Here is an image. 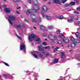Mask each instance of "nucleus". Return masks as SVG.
I'll use <instances>...</instances> for the list:
<instances>
[{
    "label": "nucleus",
    "instance_id": "nucleus-1",
    "mask_svg": "<svg viewBox=\"0 0 80 80\" xmlns=\"http://www.w3.org/2000/svg\"><path fill=\"white\" fill-rule=\"evenodd\" d=\"M59 37L60 38L62 39V42H64V43H69V42H70L69 39H68V38L65 37L64 35H63L62 33L60 34V35L59 36Z\"/></svg>",
    "mask_w": 80,
    "mask_h": 80
},
{
    "label": "nucleus",
    "instance_id": "nucleus-2",
    "mask_svg": "<svg viewBox=\"0 0 80 80\" xmlns=\"http://www.w3.org/2000/svg\"><path fill=\"white\" fill-rule=\"evenodd\" d=\"M34 2L33 1L32 3V10L34 12H37V10H36V5H37L38 3V1L36 0H34Z\"/></svg>",
    "mask_w": 80,
    "mask_h": 80
},
{
    "label": "nucleus",
    "instance_id": "nucleus-3",
    "mask_svg": "<svg viewBox=\"0 0 80 80\" xmlns=\"http://www.w3.org/2000/svg\"><path fill=\"white\" fill-rule=\"evenodd\" d=\"M48 38L49 40H52V41H54L57 40V38L56 36H53V35L52 33H50L48 35Z\"/></svg>",
    "mask_w": 80,
    "mask_h": 80
},
{
    "label": "nucleus",
    "instance_id": "nucleus-4",
    "mask_svg": "<svg viewBox=\"0 0 80 80\" xmlns=\"http://www.w3.org/2000/svg\"><path fill=\"white\" fill-rule=\"evenodd\" d=\"M80 40L78 39H76V40H74L73 42L71 44V46L72 47H75L77 43H80Z\"/></svg>",
    "mask_w": 80,
    "mask_h": 80
},
{
    "label": "nucleus",
    "instance_id": "nucleus-5",
    "mask_svg": "<svg viewBox=\"0 0 80 80\" xmlns=\"http://www.w3.org/2000/svg\"><path fill=\"white\" fill-rule=\"evenodd\" d=\"M31 17H32V23H35L37 22V21L35 20H36V18H37V16L35 14H32L31 15Z\"/></svg>",
    "mask_w": 80,
    "mask_h": 80
},
{
    "label": "nucleus",
    "instance_id": "nucleus-6",
    "mask_svg": "<svg viewBox=\"0 0 80 80\" xmlns=\"http://www.w3.org/2000/svg\"><path fill=\"white\" fill-rule=\"evenodd\" d=\"M20 49L21 50H23L24 52H25V45L22 43L20 45Z\"/></svg>",
    "mask_w": 80,
    "mask_h": 80
},
{
    "label": "nucleus",
    "instance_id": "nucleus-7",
    "mask_svg": "<svg viewBox=\"0 0 80 80\" xmlns=\"http://www.w3.org/2000/svg\"><path fill=\"white\" fill-rule=\"evenodd\" d=\"M34 38H35V35L33 33H32L28 36V40L30 42H32V39H33Z\"/></svg>",
    "mask_w": 80,
    "mask_h": 80
},
{
    "label": "nucleus",
    "instance_id": "nucleus-8",
    "mask_svg": "<svg viewBox=\"0 0 80 80\" xmlns=\"http://www.w3.org/2000/svg\"><path fill=\"white\" fill-rule=\"evenodd\" d=\"M4 12L7 13H9L10 12V10L9 8H5L4 10Z\"/></svg>",
    "mask_w": 80,
    "mask_h": 80
},
{
    "label": "nucleus",
    "instance_id": "nucleus-9",
    "mask_svg": "<svg viewBox=\"0 0 80 80\" xmlns=\"http://www.w3.org/2000/svg\"><path fill=\"white\" fill-rule=\"evenodd\" d=\"M42 9L44 12H47L48 10V8L45 6H43L42 8Z\"/></svg>",
    "mask_w": 80,
    "mask_h": 80
},
{
    "label": "nucleus",
    "instance_id": "nucleus-10",
    "mask_svg": "<svg viewBox=\"0 0 80 80\" xmlns=\"http://www.w3.org/2000/svg\"><path fill=\"white\" fill-rule=\"evenodd\" d=\"M3 76H4V77H8L9 78H10V79L12 78V75H10V74L8 75V74H3Z\"/></svg>",
    "mask_w": 80,
    "mask_h": 80
},
{
    "label": "nucleus",
    "instance_id": "nucleus-11",
    "mask_svg": "<svg viewBox=\"0 0 80 80\" xmlns=\"http://www.w3.org/2000/svg\"><path fill=\"white\" fill-rule=\"evenodd\" d=\"M9 18L11 20H15V19H16V18L13 16H11L9 17Z\"/></svg>",
    "mask_w": 80,
    "mask_h": 80
},
{
    "label": "nucleus",
    "instance_id": "nucleus-12",
    "mask_svg": "<svg viewBox=\"0 0 80 80\" xmlns=\"http://www.w3.org/2000/svg\"><path fill=\"white\" fill-rule=\"evenodd\" d=\"M55 3H61V2L60 0H53Z\"/></svg>",
    "mask_w": 80,
    "mask_h": 80
},
{
    "label": "nucleus",
    "instance_id": "nucleus-13",
    "mask_svg": "<svg viewBox=\"0 0 80 80\" xmlns=\"http://www.w3.org/2000/svg\"><path fill=\"white\" fill-rule=\"evenodd\" d=\"M41 15L42 18H47V15H45V14H44V12H41Z\"/></svg>",
    "mask_w": 80,
    "mask_h": 80
},
{
    "label": "nucleus",
    "instance_id": "nucleus-14",
    "mask_svg": "<svg viewBox=\"0 0 80 80\" xmlns=\"http://www.w3.org/2000/svg\"><path fill=\"white\" fill-rule=\"evenodd\" d=\"M46 19H49V20H51V19H52V18H53V17L47 15V16H46Z\"/></svg>",
    "mask_w": 80,
    "mask_h": 80
},
{
    "label": "nucleus",
    "instance_id": "nucleus-15",
    "mask_svg": "<svg viewBox=\"0 0 80 80\" xmlns=\"http://www.w3.org/2000/svg\"><path fill=\"white\" fill-rule=\"evenodd\" d=\"M36 8H37V9H36V10L37 12H33V11L32 10V9L31 10V12H33V13H37V10H40V7H37Z\"/></svg>",
    "mask_w": 80,
    "mask_h": 80
},
{
    "label": "nucleus",
    "instance_id": "nucleus-16",
    "mask_svg": "<svg viewBox=\"0 0 80 80\" xmlns=\"http://www.w3.org/2000/svg\"><path fill=\"white\" fill-rule=\"evenodd\" d=\"M58 59H54V63H57L58 62Z\"/></svg>",
    "mask_w": 80,
    "mask_h": 80
},
{
    "label": "nucleus",
    "instance_id": "nucleus-17",
    "mask_svg": "<svg viewBox=\"0 0 80 80\" xmlns=\"http://www.w3.org/2000/svg\"><path fill=\"white\" fill-rule=\"evenodd\" d=\"M57 43L58 44H61V45L62 46V47H63V44H62V41L60 40L58 41L57 42Z\"/></svg>",
    "mask_w": 80,
    "mask_h": 80
},
{
    "label": "nucleus",
    "instance_id": "nucleus-18",
    "mask_svg": "<svg viewBox=\"0 0 80 80\" xmlns=\"http://www.w3.org/2000/svg\"><path fill=\"white\" fill-rule=\"evenodd\" d=\"M41 47H42V45L39 46H38V48L39 51H43V49L42 48H41Z\"/></svg>",
    "mask_w": 80,
    "mask_h": 80
},
{
    "label": "nucleus",
    "instance_id": "nucleus-19",
    "mask_svg": "<svg viewBox=\"0 0 80 80\" xmlns=\"http://www.w3.org/2000/svg\"><path fill=\"white\" fill-rule=\"evenodd\" d=\"M62 54L61 55V58H65V53L64 52H61Z\"/></svg>",
    "mask_w": 80,
    "mask_h": 80
},
{
    "label": "nucleus",
    "instance_id": "nucleus-20",
    "mask_svg": "<svg viewBox=\"0 0 80 80\" xmlns=\"http://www.w3.org/2000/svg\"><path fill=\"white\" fill-rule=\"evenodd\" d=\"M32 54L34 58H37V59L38 58V56H37L36 54L34 53H32Z\"/></svg>",
    "mask_w": 80,
    "mask_h": 80
},
{
    "label": "nucleus",
    "instance_id": "nucleus-21",
    "mask_svg": "<svg viewBox=\"0 0 80 80\" xmlns=\"http://www.w3.org/2000/svg\"><path fill=\"white\" fill-rule=\"evenodd\" d=\"M68 22H69V23H72V22L73 21V19H70V18H69L68 19Z\"/></svg>",
    "mask_w": 80,
    "mask_h": 80
},
{
    "label": "nucleus",
    "instance_id": "nucleus-22",
    "mask_svg": "<svg viewBox=\"0 0 80 80\" xmlns=\"http://www.w3.org/2000/svg\"><path fill=\"white\" fill-rule=\"evenodd\" d=\"M40 28L42 30H43L45 29V27H44L43 26H40Z\"/></svg>",
    "mask_w": 80,
    "mask_h": 80
},
{
    "label": "nucleus",
    "instance_id": "nucleus-23",
    "mask_svg": "<svg viewBox=\"0 0 80 80\" xmlns=\"http://www.w3.org/2000/svg\"><path fill=\"white\" fill-rule=\"evenodd\" d=\"M48 28L49 29H53V26H48Z\"/></svg>",
    "mask_w": 80,
    "mask_h": 80
},
{
    "label": "nucleus",
    "instance_id": "nucleus-24",
    "mask_svg": "<svg viewBox=\"0 0 80 80\" xmlns=\"http://www.w3.org/2000/svg\"><path fill=\"white\" fill-rule=\"evenodd\" d=\"M75 34L76 35V37H77V38H78V35H79V33H78V32H77L75 33Z\"/></svg>",
    "mask_w": 80,
    "mask_h": 80
},
{
    "label": "nucleus",
    "instance_id": "nucleus-25",
    "mask_svg": "<svg viewBox=\"0 0 80 80\" xmlns=\"http://www.w3.org/2000/svg\"><path fill=\"white\" fill-rule=\"evenodd\" d=\"M8 21H9V24L11 25H13V23H12V21H11V20H10L8 19Z\"/></svg>",
    "mask_w": 80,
    "mask_h": 80
},
{
    "label": "nucleus",
    "instance_id": "nucleus-26",
    "mask_svg": "<svg viewBox=\"0 0 80 80\" xmlns=\"http://www.w3.org/2000/svg\"><path fill=\"white\" fill-rule=\"evenodd\" d=\"M58 19H59V20H62L63 18V17L62 16H61L59 17H58Z\"/></svg>",
    "mask_w": 80,
    "mask_h": 80
},
{
    "label": "nucleus",
    "instance_id": "nucleus-27",
    "mask_svg": "<svg viewBox=\"0 0 80 80\" xmlns=\"http://www.w3.org/2000/svg\"><path fill=\"white\" fill-rule=\"evenodd\" d=\"M70 40H71L73 42V40H76L74 39V38H73V37H72L71 38H70Z\"/></svg>",
    "mask_w": 80,
    "mask_h": 80
},
{
    "label": "nucleus",
    "instance_id": "nucleus-28",
    "mask_svg": "<svg viewBox=\"0 0 80 80\" xmlns=\"http://www.w3.org/2000/svg\"><path fill=\"white\" fill-rule=\"evenodd\" d=\"M20 0H12L13 2H15V3L16 2H20Z\"/></svg>",
    "mask_w": 80,
    "mask_h": 80
},
{
    "label": "nucleus",
    "instance_id": "nucleus-29",
    "mask_svg": "<svg viewBox=\"0 0 80 80\" xmlns=\"http://www.w3.org/2000/svg\"><path fill=\"white\" fill-rule=\"evenodd\" d=\"M70 4L66 3L64 5V6L65 7H68V6H70Z\"/></svg>",
    "mask_w": 80,
    "mask_h": 80
},
{
    "label": "nucleus",
    "instance_id": "nucleus-30",
    "mask_svg": "<svg viewBox=\"0 0 80 80\" xmlns=\"http://www.w3.org/2000/svg\"><path fill=\"white\" fill-rule=\"evenodd\" d=\"M31 13V12H30V10H28L26 13V15H29V13Z\"/></svg>",
    "mask_w": 80,
    "mask_h": 80
},
{
    "label": "nucleus",
    "instance_id": "nucleus-31",
    "mask_svg": "<svg viewBox=\"0 0 80 80\" xmlns=\"http://www.w3.org/2000/svg\"><path fill=\"white\" fill-rule=\"evenodd\" d=\"M4 64L5 65H6V66H7L8 67H9V65H8V64L5 62H4Z\"/></svg>",
    "mask_w": 80,
    "mask_h": 80
},
{
    "label": "nucleus",
    "instance_id": "nucleus-32",
    "mask_svg": "<svg viewBox=\"0 0 80 80\" xmlns=\"http://www.w3.org/2000/svg\"><path fill=\"white\" fill-rule=\"evenodd\" d=\"M60 30H58L56 31V33L57 34H59L60 33Z\"/></svg>",
    "mask_w": 80,
    "mask_h": 80
},
{
    "label": "nucleus",
    "instance_id": "nucleus-33",
    "mask_svg": "<svg viewBox=\"0 0 80 80\" xmlns=\"http://www.w3.org/2000/svg\"><path fill=\"white\" fill-rule=\"evenodd\" d=\"M59 48V47H57L55 49L54 51V52H57V49Z\"/></svg>",
    "mask_w": 80,
    "mask_h": 80
},
{
    "label": "nucleus",
    "instance_id": "nucleus-34",
    "mask_svg": "<svg viewBox=\"0 0 80 80\" xmlns=\"http://www.w3.org/2000/svg\"><path fill=\"white\" fill-rule=\"evenodd\" d=\"M75 2H71L70 3V4H71V5H75Z\"/></svg>",
    "mask_w": 80,
    "mask_h": 80
},
{
    "label": "nucleus",
    "instance_id": "nucleus-35",
    "mask_svg": "<svg viewBox=\"0 0 80 80\" xmlns=\"http://www.w3.org/2000/svg\"><path fill=\"white\" fill-rule=\"evenodd\" d=\"M39 22H42V19L40 17L38 19Z\"/></svg>",
    "mask_w": 80,
    "mask_h": 80
},
{
    "label": "nucleus",
    "instance_id": "nucleus-36",
    "mask_svg": "<svg viewBox=\"0 0 80 80\" xmlns=\"http://www.w3.org/2000/svg\"><path fill=\"white\" fill-rule=\"evenodd\" d=\"M48 48H49V46L43 47V48H44L45 49H47Z\"/></svg>",
    "mask_w": 80,
    "mask_h": 80
},
{
    "label": "nucleus",
    "instance_id": "nucleus-37",
    "mask_svg": "<svg viewBox=\"0 0 80 80\" xmlns=\"http://www.w3.org/2000/svg\"><path fill=\"white\" fill-rule=\"evenodd\" d=\"M47 34L46 33H44L43 34H42V36H43V37H46V36H47Z\"/></svg>",
    "mask_w": 80,
    "mask_h": 80
},
{
    "label": "nucleus",
    "instance_id": "nucleus-38",
    "mask_svg": "<svg viewBox=\"0 0 80 80\" xmlns=\"http://www.w3.org/2000/svg\"><path fill=\"white\" fill-rule=\"evenodd\" d=\"M21 27V26L20 25H18V26H16V28H20Z\"/></svg>",
    "mask_w": 80,
    "mask_h": 80
},
{
    "label": "nucleus",
    "instance_id": "nucleus-39",
    "mask_svg": "<svg viewBox=\"0 0 80 80\" xmlns=\"http://www.w3.org/2000/svg\"><path fill=\"white\" fill-rule=\"evenodd\" d=\"M40 38H36V41L38 42V41H40Z\"/></svg>",
    "mask_w": 80,
    "mask_h": 80
},
{
    "label": "nucleus",
    "instance_id": "nucleus-40",
    "mask_svg": "<svg viewBox=\"0 0 80 80\" xmlns=\"http://www.w3.org/2000/svg\"><path fill=\"white\" fill-rule=\"evenodd\" d=\"M16 37L18 38V39H19V40H21V38H20V37H19L17 35H16Z\"/></svg>",
    "mask_w": 80,
    "mask_h": 80
},
{
    "label": "nucleus",
    "instance_id": "nucleus-41",
    "mask_svg": "<svg viewBox=\"0 0 80 80\" xmlns=\"http://www.w3.org/2000/svg\"><path fill=\"white\" fill-rule=\"evenodd\" d=\"M74 13H75V14H79V13L77 11H75Z\"/></svg>",
    "mask_w": 80,
    "mask_h": 80
},
{
    "label": "nucleus",
    "instance_id": "nucleus-42",
    "mask_svg": "<svg viewBox=\"0 0 80 80\" xmlns=\"http://www.w3.org/2000/svg\"><path fill=\"white\" fill-rule=\"evenodd\" d=\"M32 0H29L28 1V2L29 3H32Z\"/></svg>",
    "mask_w": 80,
    "mask_h": 80
},
{
    "label": "nucleus",
    "instance_id": "nucleus-43",
    "mask_svg": "<svg viewBox=\"0 0 80 80\" xmlns=\"http://www.w3.org/2000/svg\"><path fill=\"white\" fill-rule=\"evenodd\" d=\"M16 12L17 13V14H18V15H20V12H19L18 11H16Z\"/></svg>",
    "mask_w": 80,
    "mask_h": 80
},
{
    "label": "nucleus",
    "instance_id": "nucleus-44",
    "mask_svg": "<svg viewBox=\"0 0 80 80\" xmlns=\"http://www.w3.org/2000/svg\"><path fill=\"white\" fill-rule=\"evenodd\" d=\"M43 45H45V46L46 45H47V44H46V42H43L42 43Z\"/></svg>",
    "mask_w": 80,
    "mask_h": 80
},
{
    "label": "nucleus",
    "instance_id": "nucleus-45",
    "mask_svg": "<svg viewBox=\"0 0 80 80\" xmlns=\"http://www.w3.org/2000/svg\"><path fill=\"white\" fill-rule=\"evenodd\" d=\"M51 43H52V44H55V42L54 41H53V42H52Z\"/></svg>",
    "mask_w": 80,
    "mask_h": 80
},
{
    "label": "nucleus",
    "instance_id": "nucleus-46",
    "mask_svg": "<svg viewBox=\"0 0 80 80\" xmlns=\"http://www.w3.org/2000/svg\"><path fill=\"white\" fill-rule=\"evenodd\" d=\"M43 55H45V53L43 52V54H42V55L40 54V57H42V56H43Z\"/></svg>",
    "mask_w": 80,
    "mask_h": 80
},
{
    "label": "nucleus",
    "instance_id": "nucleus-47",
    "mask_svg": "<svg viewBox=\"0 0 80 80\" xmlns=\"http://www.w3.org/2000/svg\"><path fill=\"white\" fill-rule=\"evenodd\" d=\"M70 17L71 18H74V16H71Z\"/></svg>",
    "mask_w": 80,
    "mask_h": 80
},
{
    "label": "nucleus",
    "instance_id": "nucleus-48",
    "mask_svg": "<svg viewBox=\"0 0 80 80\" xmlns=\"http://www.w3.org/2000/svg\"><path fill=\"white\" fill-rule=\"evenodd\" d=\"M77 10H80V8H77Z\"/></svg>",
    "mask_w": 80,
    "mask_h": 80
},
{
    "label": "nucleus",
    "instance_id": "nucleus-49",
    "mask_svg": "<svg viewBox=\"0 0 80 80\" xmlns=\"http://www.w3.org/2000/svg\"><path fill=\"white\" fill-rule=\"evenodd\" d=\"M49 55V53H48L46 54V56H48Z\"/></svg>",
    "mask_w": 80,
    "mask_h": 80
},
{
    "label": "nucleus",
    "instance_id": "nucleus-50",
    "mask_svg": "<svg viewBox=\"0 0 80 80\" xmlns=\"http://www.w3.org/2000/svg\"><path fill=\"white\" fill-rule=\"evenodd\" d=\"M17 9H20V7H18V8H17Z\"/></svg>",
    "mask_w": 80,
    "mask_h": 80
},
{
    "label": "nucleus",
    "instance_id": "nucleus-51",
    "mask_svg": "<svg viewBox=\"0 0 80 80\" xmlns=\"http://www.w3.org/2000/svg\"><path fill=\"white\" fill-rule=\"evenodd\" d=\"M3 2H7V0H2Z\"/></svg>",
    "mask_w": 80,
    "mask_h": 80
},
{
    "label": "nucleus",
    "instance_id": "nucleus-52",
    "mask_svg": "<svg viewBox=\"0 0 80 80\" xmlns=\"http://www.w3.org/2000/svg\"><path fill=\"white\" fill-rule=\"evenodd\" d=\"M33 28L34 29H37V28L35 27H33Z\"/></svg>",
    "mask_w": 80,
    "mask_h": 80
},
{
    "label": "nucleus",
    "instance_id": "nucleus-53",
    "mask_svg": "<svg viewBox=\"0 0 80 80\" xmlns=\"http://www.w3.org/2000/svg\"><path fill=\"white\" fill-rule=\"evenodd\" d=\"M76 1V2L77 3H79L78 1L77 0Z\"/></svg>",
    "mask_w": 80,
    "mask_h": 80
},
{
    "label": "nucleus",
    "instance_id": "nucleus-54",
    "mask_svg": "<svg viewBox=\"0 0 80 80\" xmlns=\"http://www.w3.org/2000/svg\"><path fill=\"white\" fill-rule=\"evenodd\" d=\"M78 25H79V26H80V22H79V23L78 22Z\"/></svg>",
    "mask_w": 80,
    "mask_h": 80
},
{
    "label": "nucleus",
    "instance_id": "nucleus-55",
    "mask_svg": "<svg viewBox=\"0 0 80 80\" xmlns=\"http://www.w3.org/2000/svg\"><path fill=\"white\" fill-rule=\"evenodd\" d=\"M78 65H80V63H78Z\"/></svg>",
    "mask_w": 80,
    "mask_h": 80
},
{
    "label": "nucleus",
    "instance_id": "nucleus-56",
    "mask_svg": "<svg viewBox=\"0 0 80 80\" xmlns=\"http://www.w3.org/2000/svg\"><path fill=\"white\" fill-rule=\"evenodd\" d=\"M59 80H63V79H59Z\"/></svg>",
    "mask_w": 80,
    "mask_h": 80
},
{
    "label": "nucleus",
    "instance_id": "nucleus-57",
    "mask_svg": "<svg viewBox=\"0 0 80 80\" xmlns=\"http://www.w3.org/2000/svg\"><path fill=\"white\" fill-rule=\"evenodd\" d=\"M24 21H25V22H27V20L26 19H25L24 20Z\"/></svg>",
    "mask_w": 80,
    "mask_h": 80
},
{
    "label": "nucleus",
    "instance_id": "nucleus-58",
    "mask_svg": "<svg viewBox=\"0 0 80 80\" xmlns=\"http://www.w3.org/2000/svg\"><path fill=\"white\" fill-rule=\"evenodd\" d=\"M79 29H80V28H78L77 29V30H79Z\"/></svg>",
    "mask_w": 80,
    "mask_h": 80
},
{
    "label": "nucleus",
    "instance_id": "nucleus-59",
    "mask_svg": "<svg viewBox=\"0 0 80 80\" xmlns=\"http://www.w3.org/2000/svg\"><path fill=\"white\" fill-rule=\"evenodd\" d=\"M46 0H44V2H45V1H46Z\"/></svg>",
    "mask_w": 80,
    "mask_h": 80
},
{
    "label": "nucleus",
    "instance_id": "nucleus-60",
    "mask_svg": "<svg viewBox=\"0 0 80 80\" xmlns=\"http://www.w3.org/2000/svg\"><path fill=\"white\" fill-rule=\"evenodd\" d=\"M68 47H70V46H68Z\"/></svg>",
    "mask_w": 80,
    "mask_h": 80
},
{
    "label": "nucleus",
    "instance_id": "nucleus-61",
    "mask_svg": "<svg viewBox=\"0 0 80 80\" xmlns=\"http://www.w3.org/2000/svg\"><path fill=\"white\" fill-rule=\"evenodd\" d=\"M52 48H54V47H52Z\"/></svg>",
    "mask_w": 80,
    "mask_h": 80
},
{
    "label": "nucleus",
    "instance_id": "nucleus-62",
    "mask_svg": "<svg viewBox=\"0 0 80 80\" xmlns=\"http://www.w3.org/2000/svg\"><path fill=\"white\" fill-rule=\"evenodd\" d=\"M69 11H71V10H69Z\"/></svg>",
    "mask_w": 80,
    "mask_h": 80
},
{
    "label": "nucleus",
    "instance_id": "nucleus-63",
    "mask_svg": "<svg viewBox=\"0 0 80 80\" xmlns=\"http://www.w3.org/2000/svg\"><path fill=\"white\" fill-rule=\"evenodd\" d=\"M49 4H50V2H48Z\"/></svg>",
    "mask_w": 80,
    "mask_h": 80
},
{
    "label": "nucleus",
    "instance_id": "nucleus-64",
    "mask_svg": "<svg viewBox=\"0 0 80 80\" xmlns=\"http://www.w3.org/2000/svg\"><path fill=\"white\" fill-rule=\"evenodd\" d=\"M45 40H47V39H45Z\"/></svg>",
    "mask_w": 80,
    "mask_h": 80
}]
</instances>
